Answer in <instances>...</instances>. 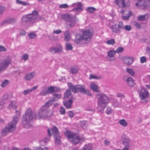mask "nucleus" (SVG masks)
Listing matches in <instances>:
<instances>
[{"label": "nucleus", "instance_id": "18", "mask_svg": "<svg viewBox=\"0 0 150 150\" xmlns=\"http://www.w3.org/2000/svg\"><path fill=\"white\" fill-rule=\"evenodd\" d=\"M73 101V98L71 96L69 100L64 102L63 104L65 107L67 108H71Z\"/></svg>", "mask_w": 150, "mask_h": 150}, {"label": "nucleus", "instance_id": "28", "mask_svg": "<svg viewBox=\"0 0 150 150\" xmlns=\"http://www.w3.org/2000/svg\"><path fill=\"white\" fill-rule=\"evenodd\" d=\"M149 16L147 14L140 15L138 16L137 19L139 20L143 21L148 18Z\"/></svg>", "mask_w": 150, "mask_h": 150}, {"label": "nucleus", "instance_id": "3", "mask_svg": "<svg viewBox=\"0 0 150 150\" xmlns=\"http://www.w3.org/2000/svg\"><path fill=\"white\" fill-rule=\"evenodd\" d=\"M16 114L17 116H14L12 121L8 124V127H6L2 130L1 135L3 136L6 135L8 132H13L15 131L16 129V125L18 122V117L20 115V112L18 110L16 111Z\"/></svg>", "mask_w": 150, "mask_h": 150}, {"label": "nucleus", "instance_id": "54", "mask_svg": "<svg viewBox=\"0 0 150 150\" xmlns=\"http://www.w3.org/2000/svg\"><path fill=\"white\" fill-rule=\"evenodd\" d=\"M127 31H129L131 29V27L129 25H126L124 28Z\"/></svg>", "mask_w": 150, "mask_h": 150}, {"label": "nucleus", "instance_id": "46", "mask_svg": "<svg viewBox=\"0 0 150 150\" xmlns=\"http://www.w3.org/2000/svg\"><path fill=\"white\" fill-rule=\"evenodd\" d=\"M87 11L90 13H92L95 11V8L93 7H89L87 8Z\"/></svg>", "mask_w": 150, "mask_h": 150}, {"label": "nucleus", "instance_id": "63", "mask_svg": "<svg viewBox=\"0 0 150 150\" xmlns=\"http://www.w3.org/2000/svg\"><path fill=\"white\" fill-rule=\"evenodd\" d=\"M105 144L106 145H108L110 144V142L107 140L105 141Z\"/></svg>", "mask_w": 150, "mask_h": 150}, {"label": "nucleus", "instance_id": "45", "mask_svg": "<svg viewBox=\"0 0 150 150\" xmlns=\"http://www.w3.org/2000/svg\"><path fill=\"white\" fill-rule=\"evenodd\" d=\"M28 55L27 54H25L23 55L21 57V59L23 60L24 61H26L28 59Z\"/></svg>", "mask_w": 150, "mask_h": 150}, {"label": "nucleus", "instance_id": "47", "mask_svg": "<svg viewBox=\"0 0 150 150\" xmlns=\"http://www.w3.org/2000/svg\"><path fill=\"white\" fill-rule=\"evenodd\" d=\"M66 49L67 50H71L73 47L69 43H67L66 44Z\"/></svg>", "mask_w": 150, "mask_h": 150}, {"label": "nucleus", "instance_id": "40", "mask_svg": "<svg viewBox=\"0 0 150 150\" xmlns=\"http://www.w3.org/2000/svg\"><path fill=\"white\" fill-rule=\"evenodd\" d=\"M127 71L132 76H133L134 74V72L132 69L129 68L127 69Z\"/></svg>", "mask_w": 150, "mask_h": 150}, {"label": "nucleus", "instance_id": "43", "mask_svg": "<svg viewBox=\"0 0 150 150\" xmlns=\"http://www.w3.org/2000/svg\"><path fill=\"white\" fill-rule=\"evenodd\" d=\"M116 96L121 99L124 98L125 97V96L123 94L119 92L116 93Z\"/></svg>", "mask_w": 150, "mask_h": 150}, {"label": "nucleus", "instance_id": "26", "mask_svg": "<svg viewBox=\"0 0 150 150\" xmlns=\"http://www.w3.org/2000/svg\"><path fill=\"white\" fill-rule=\"evenodd\" d=\"M38 86H35L33 87L32 88L25 90L23 92V94L25 95H26L29 92H31L33 90H36Z\"/></svg>", "mask_w": 150, "mask_h": 150}, {"label": "nucleus", "instance_id": "1", "mask_svg": "<svg viewBox=\"0 0 150 150\" xmlns=\"http://www.w3.org/2000/svg\"><path fill=\"white\" fill-rule=\"evenodd\" d=\"M56 100V98H53L46 102L40 109L35 117L33 116L31 110L30 109H27L23 117L22 123L24 127H30L31 126L30 121L33 119H46L52 116L53 112L49 109V108L52 105L56 106V104L53 103Z\"/></svg>", "mask_w": 150, "mask_h": 150}, {"label": "nucleus", "instance_id": "33", "mask_svg": "<svg viewBox=\"0 0 150 150\" xmlns=\"http://www.w3.org/2000/svg\"><path fill=\"white\" fill-rule=\"evenodd\" d=\"M15 19L13 18H10L6 20L3 22L5 24H11L15 22Z\"/></svg>", "mask_w": 150, "mask_h": 150}, {"label": "nucleus", "instance_id": "41", "mask_svg": "<svg viewBox=\"0 0 150 150\" xmlns=\"http://www.w3.org/2000/svg\"><path fill=\"white\" fill-rule=\"evenodd\" d=\"M8 81L7 80H5L2 82L1 86L2 87H4L8 85Z\"/></svg>", "mask_w": 150, "mask_h": 150}, {"label": "nucleus", "instance_id": "35", "mask_svg": "<svg viewBox=\"0 0 150 150\" xmlns=\"http://www.w3.org/2000/svg\"><path fill=\"white\" fill-rule=\"evenodd\" d=\"M71 94L70 90L69 89L67 90L65 93L64 98L66 99L69 96H71Z\"/></svg>", "mask_w": 150, "mask_h": 150}, {"label": "nucleus", "instance_id": "21", "mask_svg": "<svg viewBox=\"0 0 150 150\" xmlns=\"http://www.w3.org/2000/svg\"><path fill=\"white\" fill-rule=\"evenodd\" d=\"M111 103L112 106L114 108L120 107L121 106V103L115 99H112L111 100Z\"/></svg>", "mask_w": 150, "mask_h": 150}, {"label": "nucleus", "instance_id": "39", "mask_svg": "<svg viewBox=\"0 0 150 150\" xmlns=\"http://www.w3.org/2000/svg\"><path fill=\"white\" fill-rule=\"evenodd\" d=\"M124 50V48L122 47H117L116 50H115V51L116 52V53H121Z\"/></svg>", "mask_w": 150, "mask_h": 150}, {"label": "nucleus", "instance_id": "55", "mask_svg": "<svg viewBox=\"0 0 150 150\" xmlns=\"http://www.w3.org/2000/svg\"><path fill=\"white\" fill-rule=\"evenodd\" d=\"M118 26L119 27L120 29H123L124 28V27L123 26V24L122 21H120L119 22V24L118 25Z\"/></svg>", "mask_w": 150, "mask_h": 150}, {"label": "nucleus", "instance_id": "9", "mask_svg": "<svg viewBox=\"0 0 150 150\" xmlns=\"http://www.w3.org/2000/svg\"><path fill=\"white\" fill-rule=\"evenodd\" d=\"M12 59L11 57L7 56L4 60L0 63V72L11 64Z\"/></svg>", "mask_w": 150, "mask_h": 150}, {"label": "nucleus", "instance_id": "42", "mask_svg": "<svg viewBox=\"0 0 150 150\" xmlns=\"http://www.w3.org/2000/svg\"><path fill=\"white\" fill-rule=\"evenodd\" d=\"M80 125L81 127L84 129H86L87 127V125L86 123V122L83 121L81 122Z\"/></svg>", "mask_w": 150, "mask_h": 150}, {"label": "nucleus", "instance_id": "17", "mask_svg": "<svg viewBox=\"0 0 150 150\" xmlns=\"http://www.w3.org/2000/svg\"><path fill=\"white\" fill-rule=\"evenodd\" d=\"M122 61L125 64L128 65H130L133 61V58L128 57H124L123 58Z\"/></svg>", "mask_w": 150, "mask_h": 150}, {"label": "nucleus", "instance_id": "6", "mask_svg": "<svg viewBox=\"0 0 150 150\" xmlns=\"http://www.w3.org/2000/svg\"><path fill=\"white\" fill-rule=\"evenodd\" d=\"M38 16V12L35 10L33 11L32 13L25 15L22 17L21 22V25L22 26H24L27 22L36 19Z\"/></svg>", "mask_w": 150, "mask_h": 150}, {"label": "nucleus", "instance_id": "16", "mask_svg": "<svg viewBox=\"0 0 150 150\" xmlns=\"http://www.w3.org/2000/svg\"><path fill=\"white\" fill-rule=\"evenodd\" d=\"M18 104L16 100H13L9 102L8 108L11 109H16L18 106Z\"/></svg>", "mask_w": 150, "mask_h": 150}, {"label": "nucleus", "instance_id": "24", "mask_svg": "<svg viewBox=\"0 0 150 150\" xmlns=\"http://www.w3.org/2000/svg\"><path fill=\"white\" fill-rule=\"evenodd\" d=\"M115 2L117 5L123 7H125L127 6L125 4V0H116Z\"/></svg>", "mask_w": 150, "mask_h": 150}, {"label": "nucleus", "instance_id": "10", "mask_svg": "<svg viewBox=\"0 0 150 150\" xmlns=\"http://www.w3.org/2000/svg\"><path fill=\"white\" fill-rule=\"evenodd\" d=\"M55 87L50 86L48 88L45 87L43 88L40 93L41 96H45L47 94L52 93L54 92Z\"/></svg>", "mask_w": 150, "mask_h": 150}, {"label": "nucleus", "instance_id": "57", "mask_svg": "<svg viewBox=\"0 0 150 150\" xmlns=\"http://www.w3.org/2000/svg\"><path fill=\"white\" fill-rule=\"evenodd\" d=\"M68 114L69 117H72L74 116V113L72 111H69L68 112Z\"/></svg>", "mask_w": 150, "mask_h": 150}, {"label": "nucleus", "instance_id": "44", "mask_svg": "<svg viewBox=\"0 0 150 150\" xmlns=\"http://www.w3.org/2000/svg\"><path fill=\"white\" fill-rule=\"evenodd\" d=\"M6 9V7L4 6H0V15L4 13Z\"/></svg>", "mask_w": 150, "mask_h": 150}, {"label": "nucleus", "instance_id": "56", "mask_svg": "<svg viewBox=\"0 0 150 150\" xmlns=\"http://www.w3.org/2000/svg\"><path fill=\"white\" fill-rule=\"evenodd\" d=\"M25 32L23 30H21L20 31V35L21 36H24L25 35Z\"/></svg>", "mask_w": 150, "mask_h": 150}, {"label": "nucleus", "instance_id": "64", "mask_svg": "<svg viewBox=\"0 0 150 150\" xmlns=\"http://www.w3.org/2000/svg\"><path fill=\"white\" fill-rule=\"evenodd\" d=\"M12 150H19V149L16 147H13L12 148Z\"/></svg>", "mask_w": 150, "mask_h": 150}, {"label": "nucleus", "instance_id": "15", "mask_svg": "<svg viewBox=\"0 0 150 150\" xmlns=\"http://www.w3.org/2000/svg\"><path fill=\"white\" fill-rule=\"evenodd\" d=\"M48 135L50 136L53 135L55 138V142L56 141V127L54 126L52 129H48L47 130Z\"/></svg>", "mask_w": 150, "mask_h": 150}, {"label": "nucleus", "instance_id": "23", "mask_svg": "<svg viewBox=\"0 0 150 150\" xmlns=\"http://www.w3.org/2000/svg\"><path fill=\"white\" fill-rule=\"evenodd\" d=\"M68 86L69 88V89L71 90L74 93H76L78 91V85L76 86H74L72 85L70 83H68Z\"/></svg>", "mask_w": 150, "mask_h": 150}, {"label": "nucleus", "instance_id": "20", "mask_svg": "<svg viewBox=\"0 0 150 150\" xmlns=\"http://www.w3.org/2000/svg\"><path fill=\"white\" fill-rule=\"evenodd\" d=\"M121 141L122 144L123 145H125V146L127 145H128L129 146V143L130 142V140L129 138L126 136L123 135L121 138Z\"/></svg>", "mask_w": 150, "mask_h": 150}, {"label": "nucleus", "instance_id": "53", "mask_svg": "<svg viewBox=\"0 0 150 150\" xmlns=\"http://www.w3.org/2000/svg\"><path fill=\"white\" fill-rule=\"evenodd\" d=\"M36 36V34L33 33H30L28 35L29 38L32 39L34 38Z\"/></svg>", "mask_w": 150, "mask_h": 150}, {"label": "nucleus", "instance_id": "32", "mask_svg": "<svg viewBox=\"0 0 150 150\" xmlns=\"http://www.w3.org/2000/svg\"><path fill=\"white\" fill-rule=\"evenodd\" d=\"M64 40L66 41H68L70 38V36L69 32L66 31L64 33Z\"/></svg>", "mask_w": 150, "mask_h": 150}, {"label": "nucleus", "instance_id": "27", "mask_svg": "<svg viewBox=\"0 0 150 150\" xmlns=\"http://www.w3.org/2000/svg\"><path fill=\"white\" fill-rule=\"evenodd\" d=\"M90 87L91 89L97 92L98 91V86L94 83L92 82L91 83Z\"/></svg>", "mask_w": 150, "mask_h": 150}, {"label": "nucleus", "instance_id": "51", "mask_svg": "<svg viewBox=\"0 0 150 150\" xmlns=\"http://www.w3.org/2000/svg\"><path fill=\"white\" fill-rule=\"evenodd\" d=\"M140 62L141 63H143L145 62L146 61V59L145 57L143 56L140 58Z\"/></svg>", "mask_w": 150, "mask_h": 150}, {"label": "nucleus", "instance_id": "14", "mask_svg": "<svg viewBox=\"0 0 150 150\" xmlns=\"http://www.w3.org/2000/svg\"><path fill=\"white\" fill-rule=\"evenodd\" d=\"M78 91L81 93H85L88 96H91V94L88 89H86L84 86L78 85Z\"/></svg>", "mask_w": 150, "mask_h": 150}, {"label": "nucleus", "instance_id": "30", "mask_svg": "<svg viewBox=\"0 0 150 150\" xmlns=\"http://www.w3.org/2000/svg\"><path fill=\"white\" fill-rule=\"evenodd\" d=\"M118 122L120 125L124 127H127L128 125L127 123L124 119L119 120Z\"/></svg>", "mask_w": 150, "mask_h": 150}, {"label": "nucleus", "instance_id": "4", "mask_svg": "<svg viewBox=\"0 0 150 150\" xmlns=\"http://www.w3.org/2000/svg\"><path fill=\"white\" fill-rule=\"evenodd\" d=\"M83 34L79 35L80 37L78 38L79 35L76 36V39L74 40L75 43L78 45H81L82 43V40L89 41L91 40L93 33L89 30L83 31Z\"/></svg>", "mask_w": 150, "mask_h": 150}, {"label": "nucleus", "instance_id": "13", "mask_svg": "<svg viewBox=\"0 0 150 150\" xmlns=\"http://www.w3.org/2000/svg\"><path fill=\"white\" fill-rule=\"evenodd\" d=\"M71 6L76 7L74 8L73 10L74 11L79 12L82 9V6L81 3L80 2H76L72 4Z\"/></svg>", "mask_w": 150, "mask_h": 150}, {"label": "nucleus", "instance_id": "7", "mask_svg": "<svg viewBox=\"0 0 150 150\" xmlns=\"http://www.w3.org/2000/svg\"><path fill=\"white\" fill-rule=\"evenodd\" d=\"M62 18L67 22V24L69 25L70 27L74 26L78 20L75 16L70 14L62 15Z\"/></svg>", "mask_w": 150, "mask_h": 150}, {"label": "nucleus", "instance_id": "22", "mask_svg": "<svg viewBox=\"0 0 150 150\" xmlns=\"http://www.w3.org/2000/svg\"><path fill=\"white\" fill-rule=\"evenodd\" d=\"M35 72L34 71H33L28 74L26 75L25 77V79L29 81L33 79L35 76Z\"/></svg>", "mask_w": 150, "mask_h": 150}, {"label": "nucleus", "instance_id": "29", "mask_svg": "<svg viewBox=\"0 0 150 150\" xmlns=\"http://www.w3.org/2000/svg\"><path fill=\"white\" fill-rule=\"evenodd\" d=\"M79 69L77 67L75 66L71 68L70 71L72 74L77 73Z\"/></svg>", "mask_w": 150, "mask_h": 150}, {"label": "nucleus", "instance_id": "49", "mask_svg": "<svg viewBox=\"0 0 150 150\" xmlns=\"http://www.w3.org/2000/svg\"><path fill=\"white\" fill-rule=\"evenodd\" d=\"M50 51L54 54L56 53V48L55 47H52L50 49Z\"/></svg>", "mask_w": 150, "mask_h": 150}, {"label": "nucleus", "instance_id": "2", "mask_svg": "<svg viewBox=\"0 0 150 150\" xmlns=\"http://www.w3.org/2000/svg\"><path fill=\"white\" fill-rule=\"evenodd\" d=\"M97 109L100 112L104 110L106 106L110 101V98L104 93L98 95Z\"/></svg>", "mask_w": 150, "mask_h": 150}, {"label": "nucleus", "instance_id": "36", "mask_svg": "<svg viewBox=\"0 0 150 150\" xmlns=\"http://www.w3.org/2000/svg\"><path fill=\"white\" fill-rule=\"evenodd\" d=\"M105 43L108 45H113L115 43V41L114 39H112L107 40Z\"/></svg>", "mask_w": 150, "mask_h": 150}, {"label": "nucleus", "instance_id": "48", "mask_svg": "<svg viewBox=\"0 0 150 150\" xmlns=\"http://www.w3.org/2000/svg\"><path fill=\"white\" fill-rule=\"evenodd\" d=\"M62 46L59 44H57V52H60L62 51Z\"/></svg>", "mask_w": 150, "mask_h": 150}, {"label": "nucleus", "instance_id": "8", "mask_svg": "<svg viewBox=\"0 0 150 150\" xmlns=\"http://www.w3.org/2000/svg\"><path fill=\"white\" fill-rule=\"evenodd\" d=\"M139 97L142 103L147 102L149 97V92L146 91L144 88H142L139 91Z\"/></svg>", "mask_w": 150, "mask_h": 150}, {"label": "nucleus", "instance_id": "25", "mask_svg": "<svg viewBox=\"0 0 150 150\" xmlns=\"http://www.w3.org/2000/svg\"><path fill=\"white\" fill-rule=\"evenodd\" d=\"M126 80L129 86H132L134 85V81L132 78L128 77L127 78Z\"/></svg>", "mask_w": 150, "mask_h": 150}, {"label": "nucleus", "instance_id": "58", "mask_svg": "<svg viewBox=\"0 0 150 150\" xmlns=\"http://www.w3.org/2000/svg\"><path fill=\"white\" fill-rule=\"evenodd\" d=\"M35 150H48V149L47 147H45L44 148L37 147L36 148Z\"/></svg>", "mask_w": 150, "mask_h": 150}, {"label": "nucleus", "instance_id": "59", "mask_svg": "<svg viewBox=\"0 0 150 150\" xmlns=\"http://www.w3.org/2000/svg\"><path fill=\"white\" fill-rule=\"evenodd\" d=\"M134 25L138 29H140V24L137 22H135Z\"/></svg>", "mask_w": 150, "mask_h": 150}, {"label": "nucleus", "instance_id": "5", "mask_svg": "<svg viewBox=\"0 0 150 150\" xmlns=\"http://www.w3.org/2000/svg\"><path fill=\"white\" fill-rule=\"evenodd\" d=\"M64 134L69 141L73 144H76L80 142L83 140V138H80L76 134L70 131L67 130Z\"/></svg>", "mask_w": 150, "mask_h": 150}, {"label": "nucleus", "instance_id": "61", "mask_svg": "<svg viewBox=\"0 0 150 150\" xmlns=\"http://www.w3.org/2000/svg\"><path fill=\"white\" fill-rule=\"evenodd\" d=\"M4 103L3 102H1L0 103V108L1 109H2L4 107Z\"/></svg>", "mask_w": 150, "mask_h": 150}, {"label": "nucleus", "instance_id": "19", "mask_svg": "<svg viewBox=\"0 0 150 150\" xmlns=\"http://www.w3.org/2000/svg\"><path fill=\"white\" fill-rule=\"evenodd\" d=\"M110 29L113 32L115 33H119L121 32V30L118 26L117 24L114 23V25L110 27Z\"/></svg>", "mask_w": 150, "mask_h": 150}, {"label": "nucleus", "instance_id": "38", "mask_svg": "<svg viewBox=\"0 0 150 150\" xmlns=\"http://www.w3.org/2000/svg\"><path fill=\"white\" fill-rule=\"evenodd\" d=\"M16 2L17 4L22 5L23 6H27L28 5V3L20 0H16Z\"/></svg>", "mask_w": 150, "mask_h": 150}, {"label": "nucleus", "instance_id": "50", "mask_svg": "<svg viewBox=\"0 0 150 150\" xmlns=\"http://www.w3.org/2000/svg\"><path fill=\"white\" fill-rule=\"evenodd\" d=\"M59 112L61 114L64 115L65 113V109L63 107H61L59 109Z\"/></svg>", "mask_w": 150, "mask_h": 150}, {"label": "nucleus", "instance_id": "11", "mask_svg": "<svg viewBox=\"0 0 150 150\" xmlns=\"http://www.w3.org/2000/svg\"><path fill=\"white\" fill-rule=\"evenodd\" d=\"M121 13H125L124 15L122 16V18L125 20H128L130 16H133V12L131 10L125 11L123 9L121 10L120 11Z\"/></svg>", "mask_w": 150, "mask_h": 150}, {"label": "nucleus", "instance_id": "52", "mask_svg": "<svg viewBox=\"0 0 150 150\" xmlns=\"http://www.w3.org/2000/svg\"><path fill=\"white\" fill-rule=\"evenodd\" d=\"M68 6L67 4H64L60 5L59 8H65L68 7Z\"/></svg>", "mask_w": 150, "mask_h": 150}, {"label": "nucleus", "instance_id": "12", "mask_svg": "<svg viewBox=\"0 0 150 150\" xmlns=\"http://www.w3.org/2000/svg\"><path fill=\"white\" fill-rule=\"evenodd\" d=\"M116 53L115 50H110L108 52L107 59L110 61H114L115 60V56Z\"/></svg>", "mask_w": 150, "mask_h": 150}, {"label": "nucleus", "instance_id": "31", "mask_svg": "<svg viewBox=\"0 0 150 150\" xmlns=\"http://www.w3.org/2000/svg\"><path fill=\"white\" fill-rule=\"evenodd\" d=\"M102 77L100 76H98L93 74H90L89 75V79H95L96 80L100 79Z\"/></svg>", "mask_w": 150, "mask_h": 150}, {"label": "nucleus", "instance_id": "62", "mask_svg": "<svg viewBox=\"0 0 150 150\" xmlns=\"http://www.w3.org/2000/svg\"><path fill=\"white\" fill-rule=\"evenodd\" d=\"M146 52L147 53L150 54V48L149 47H148L146 50Z\"/></svg>", "mask_w": 150, "mask_h": 150}, {"label": "nucleus", "instance_id": "37", "mask_svg": "<svg viewBox=\"0 0 150 150\" xmlns=\"http://www.w3.org/2000/svg\"><path fill=\"white\" fill-rule=\"evenodd\" d=\"M106 113L107 115L111 114L113 112V110L110 107H108L106 109Z\"/></svg>", "mask_w": 150, "mask_h": 150}, {"label": "nucleus", "instance_id": "60", "mask_svg": "<svg viewBox=\"0 0 150 150\" xmlns=\"http://www.w3.org/2000/svg\"><path fill=\"white\" fill-rule=\"evenodd\" d=\"M6 49L3 46H0V51H5Z\"/></svg>", "mask_w": 150, "mask_h": 150}, {"label": "nucleus", "instance_id": "34", "mask_svg": "<svg viewBox=\"0 0 150 150\" xmlns=\"http://www.w3.org/2000/svg\"><path fill=\"white\" fill-rule=\"evenodd\" d=\"M92 145L91 144H85L83 147L84 150H92Z\"/></svg>", "mask_w": 150, "mask_h": 150}]
</instances>
